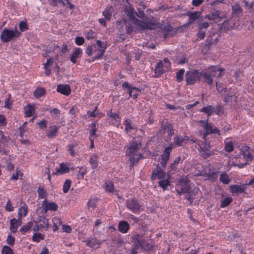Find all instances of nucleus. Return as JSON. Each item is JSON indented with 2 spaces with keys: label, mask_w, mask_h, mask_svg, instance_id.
<instances>
[{
  "label": "nucleus",
  "mask_w": 254,
  "mask_h": 254,
  "mask_svg": "<svg viewBox=\"0 0 254 254\" xmlns=\"http://www.w3.org/2000/svg\"><path fill=\"white\" fill-rule=\"evenodd\" d=\"M101 224H102V222L100 219H97L95 221L94 227V231H95V233L99 232V229Z\"/></svg>",
  "instance_id": "obj_49"
},
{
  "label": "nucleus",
  "mask_w": 254,
  "mask_h": 254,
  "mask_svg": "<svg viewBox=\"0 0 254 254\" xmlns=\"http://www.w3.org/2000/svg\"><path fill=\"white\" fill-rule=\"evenodd\" d=\"M21 219H12L10 221V230L13 233L17 232V229L21 225Z\"/></svg>",
  "instance_id": "obj_19"
},
{
  "label": "nucleus",
  "mask_w": 254,
  "mask_h": 254,
  "mask_svg": "<svg viewBox=\"0 0 254 254\" xmlns=\"http://www.w3.org/2000/svg\"><path fill=\"white\" fill-rule=\"evenodd\" d=\"M59 127L57 126H50L47 135L49 138H53L56 136Z\"/></svg>",
  "instance_id": "obj_32"
},
{
  "label": "nucleus",
  "mask_w": 254,
  "mask_h": 254,
  "mask_svg": "<svg viewBox=\"0 0 254 254\" xmlns=\"http://www.w3.org/2000/svg\"><path fill=\"white\" fill-rule=\"evenodd\" d=\"M75 42L77 45H82L84 42V39L82 37L78 36L76 37Z\"/></svg>",
  "instance_id": "obj_55"
},
{
  "label": "nucleus",
  "mask_w": 254,
  "mask_h": 254,
  "mask_svg": "<svg viewBox=\"0 0 254 254\" xmlns=\"http://www.w3.org/2000/svg\"><path fill=\"white\" fill-rule=\"evenodd\" d=\"M240 154L243 155L244 159L246 160L245 163L241 164H232V165L238 166L239 168H243L248 163V162L251 161L253 159V155L251 154L250 151V147L248 146H243L240 149Z\"/></svg>",
  "instance_id": "obj_10"
},
{
  "label": "nucleus",
  "mask_w": 254,
  "mask_h": 254,
  "mask_svg": "<svg viewBox=\"0 0 254 254\" xmlns=\"http://www.w3.org/2000/svg\"><path fill=\"white\" fill-rule=\"evenodd\" d=\"M127 207L134 213L137 214L141 211V205L135 198H129L126 200Z\"/></svg>",
  "instance_id": "obj_8"
},
{
  "label": "nucleus",
  "mask_w": 254,
  "mask_h": 254,
  "mask_svg": "<svg viewBox=\"0 0 254 254\" xmlns=\"http://www.w3.org/2000/svg\"><path fill=\"white\" fill-rule=\"evenodd\" d=\"M86 245L92 249H96L99 247L101 244V242L95 238H89L88 240L84 241Z\"/></svg>",
  "instance_id": "obj_17"
},
{
  "label": "nucleus",
  "mask_w": 254,
  "mask_h": 254,
  "mask_svg": "<svg viewBox=\"0 0 254 254\" xmlns=\"http://www.w3.org/2000/svg\"><path fill=\"white\" fill-rule=\"evenodd\" d=\"M25 115L26 117H29L34 113L35 108L34 105L27 104L24 108Z\"/></svg>",
  "instance_id": "obj_28"
},
{
  "label": "nucleus",
  "mask_w": 254,
  "mask_h": 254,
  "mask_svg": "<svg viewBox=\"0 0 254 254\" xmlns=\"http://www.w3.org/2000/svg\"><path fill=\"white\" fill-rule=\"evenodd\" d=\"M113 8L112 6L107 7L102 12L106 20H110L112 17Z\"/></svg>",
  "instance_id": "obj_29"
},
{
  "label": "nucleus",
  "mask_w": 254,
  "mask_h": 254,
  "mask_svg": "<svg viewBox=\"0 0 254 254\" xmlns=\"http://www.w3.org/2000/svg\"><path fill=\"white\" fill-rule=\"evenodd\" d=\"M14 242L15 238L11 235H8L6 239L7 244L10 246H13L14 244Z\"/></svg>",
  "instance_id": "obj_51"
},
{
  "label": "nucleus",
  "mask_w": 254,
  "mask_h": 254,
  "mask_svg": "<svg viewBox=\"0 0 254 254\" xmlns=\"http://www.w3.org/2000/svg\"><path fill=\"white\" fill-rule=\"evenodd\" d=\"M20 35L17 28L15 27L13 30L5 28L4 29L0 35L1 41L4 43L8 42L12 40H14Z\"/></svg>",
  "instance_id": "obj_6"
},
{
  "label": "nucleus",
  "mask_w": 254,
  "mask_h": 254,
  "mask_svg": "<svg viewBox=\"0 0 254 254\" xmlns=\"http://www.w3.org/2000/svg\"><path fill=\"white\" fill-rule=\"evenodd\" d=\"M188 138L186 136H179L178 135H176L175 136L174 139V145L176 146H183L185 144H186L188 141Z\"/></svg>",
  "instance_id": "obj_20"
},
{
  "label": "nucleus",
  "mask_w": 254,
  "mask_h": 254,
  "mask_svg": "<svg viewBox=\"0 0 254 254\" xmlns=\"http://www.w3.org/2000/svg\"><path fill=\"white\" fill-rule=\"evenodd\" d=\"M124 124L125 126V130L128 132L131 129H135V127L132 125L131 122L130 120L127 119L124 122Z\"/></svg>",
  "instance_id": "obj_37"
},
{
  "label": "nucleus",
  "mask_w": 254,
  "mask_h": 254,
  "mask_svg": "<svg viewBox=\"0 0 254 254\" xmlns=\"http://www.w3.org/2000/svg\"><path fill=\"white\" fill-rule=\"evenodd\" d=\"M51 114L52 115L55 116L56 117L58 118L60 116V113L59 109L55 108L51 111Z\"/></svg>",
  "instance_id": "obj_63"
},
{
  "label": "nucleus",
  "mask_w": 254,
  "mask_h": 254,
  "mask_svg": "<svg viewBox=\"0 0 254 254\" xmlns=\"http://www.w3.org/2000/svg\"><path fill=\"white\" fill-rule=\"evenodd\" d=\"M169 160V158L167 157H165L163 155H161V161H160V164L161 166L165 168L166 166L167 162H168Z\"/></svg>",
  "instance_id": "obj_48"
},
{
  "label": "nucleus",
  "mask_w": 254,
  "mask_h": 254,
  "mask_svg": "<svg viewBox=\"0 0 254 254\" xmlns=\"http://www.w3.org/2000/svg\"><path fill=\"white\" fill-rule=\"evenodd\" d=\"M38 193L40 198L46 199V197H47V193L42 188L39 187L38 188Z\"/></svg>",
  "instance_id": "obj_44"
},
{
  "label": "nucleus",
  "mask_w": 254,
  "mask_h": 254,
  "mask_svg": "<svg viewBox=\"0 0 254 254\" xmlns=\"http://www.w3.org/2000/svg\"><path fill=\"white\" fill-rule=\"evenodd\" d=\"M230 190L233 194H238L243 192L244 189L239 185H234L230 186Z\"/></svg>",
  "instance_id": "obj_30"
},
{
  "label": "nucleus",
  "mask_w": 254,
  "mask_h": 254,
  "mask_svg": "<svg viewBox=\"0 0 254 254\" xmlns=\"http://www.w3.org/2000/svg\"><path fill=\"white\" fill-rule=\"evenodd\" d=\"M62 229L63 232L70 233L72 231L71 227L69 225H63Z\"/></svg>",
  "instance_id": "obj_56"
},
{
  "label": "nucleus",
  "mask_w": 254,
  "mask_h": 254,
  "mask_svg": "<svg viewBox=\"0 0 254 254\" xmlns=\"http://www.w3.org/2000/svg\"><path fill=\"white\" fill-rule=\"evenodd\" d=\"M7 124L6 120L3 115H0V127H4Z\"/></svg>",
  "instance_id": "obj_52"
},
{
  "label": "nucleus",
  "mask_w": 254,
  "mask_h": 254,
  "mask_svg": "<svg viewBox=\"0 0 254 254\" xmlns=\"http://www.w3.org/2000/svg\"><path fill=\"white\" fill-rule=\"evenodd\" d=\"M200 14L201 13L198 11H194L188 13L187 15L189 17L188 23L189 24L192 23L195 20H196L199 17Z\"/></svg>",
  "instance_id": "obj_25"
},
{
  "label": "nucleus",
  "mask_w": 254,
  "mask_h": 254,
  "mask_svg": "<svg viewBox=\"0 0 254 254\" xmlns=\"http://www.w3.org/2000/svg\"><path fill=\"white\" fill-rule=\"evenodd\" d=\"M174 147V144L172 143H170L168 146L165 148L163 154L162 155L169 158L170 153Z\"/></svg>",
  "instance_id": "obj_38"
},
{
  "label": "nucleus",
  "mask_w": 254,
  "mask_h": 254,
  "mask_svg": "<svg viewBox=\"0 0 254 254\" xmlns=\"http://www.w3.org/2000/svg\"><path fill=\"white\" fill-rule=\"evenodd\" d=\"M234 149L233 143L229 139L225 140V150L228 152H232Z\"/></svg>",
  "instance_id": "obj_35"
},
{
  "label": "nucleus",
  "mask_w": 254,
  "mask_h": 254,
  "mask_svg": "<svg viewBox=\"0 0 254 254\" xmlns=\"http://www.w3.org/2000/svg\"><path fill=\"white\" fill-rule=\"evenodd\" d=\"M125 13L132 22L130 26L127 28V33H130L133 31L142 32L145 29H152L155 28V25L151 22L148 18L143 17L141 20L135 18L136 14L134 10L131 7L125 9Z\"/></svg>",
  "instance_id": "obj_2"
},
{
  "label": "nucleus",
  "mask_w": 254,
  "mask_h": 254,
  "mask_svg": "<svg viewBox=\"0 0 254 254\" xmlns=\"http://www.w3.org/2000/svg\"><path fill=\"white\" fill-rule=\"evenodd\" d=\"M70 171V165L67 163H61L59 168L56 169V171L53 173L54 175H63L67 173Z\"/></svg>",
  "instance_id": "obj_15"
},
{
  "label": "nucleus",
  "mask_w": 254,
  "mask_h": 254,
  "mask_svg": "<svg viewBox=\"0 0 254 254\" xmlns=\"http://www.w3.org/2000/svg\"><path fill=\"white\" fill-rule=\"evenodd\" d=\"M106 190L109 192H113L114 191V186L112 183L109 182L106 183Z\"/></svg>",
  "instance_id": "obj_50"
},
{
  "label": "nucleus",
  "mask_w": 254,
  "mask_h": 254,
  "mask_svg": "<svg viewBox=\"0 0 254 254\" xmlns=\"http://www.w3.org/2000/svg\"><path fill=\"white\" fill-rule=\"evenodd\" d=\"M200 123L204 129L203 139L205 140L206 136L212 133L219 134L220 130L216 128H212V126L208 123V121H200Z\"/></svg>",
  "instance_id": "obj_11"
},
{
  "label": "nucleus",
  "mask_w": 254,
  "mask_h": 254,
  "mask_svg": "<svg viewBox=\"0 0 254 254\" xmlns=\"http://www.w3.org/2000/svg\"><path fill=\"white\" fill-rule=\"evenodd\" d=\"M2 254H13V250L8 246H4L1 251Z\"/></svg>",
  "instance_id": "obj_45"
},
{
  "label": "nucleus",
  "mask_w": 254,
  "mask_h": 254,
  "mask_svg": "<svg viewBox=\"0 0 254 254\" xmlns=\"http://www.w3.org/2000/svg\"><path fill=\"white\" fill-rule=\"evenodd\" d=\"M205 35V30H203L199 29V30L197 34L198 38L201 40L204 38Z\"/></svg>",
  "instance_id": "obj_57"
},
{
  "label": "nucleus",
  "mask_w": 254,
  "mask_h": 254,
  "mask_svg": "<svg viewBox=\"0 0 254 254\" xmlns=\"http://www.w3.org/2000/svg\"><path fill=\"white\" fill-rule=\"evenodd\" d=\"M141 146V143L140 140H133L128 146L126 154L129 157V161L130 164L133 166L135 163L142 157L141 154L138 152Z\"/></svg>",
  "instance_id": "obj_3"
},
{
  "label": "nucleus",
  "mask_w": 254,
  "mask_h": 254,
  "mask_svg": "<svg viewBox=\"0 0 254 254\" xmlns=\"http://www.w3.org/2000/svg\"><path fill=\"white\" fill-rule=\"evenodd\" d=\"M30 229V227L29 225H26L22 226L20 229V232L22 234H24L26 232Z\"/></svg>",
  "instance_id": "obj_58"
},
{
  "label": "nucleus",
  "mask_w": 254,
  "mask_h": 254,
  "mask_svg": "<svg viewBox=\"0 0 254 254\" xmlns=\"http://www.w3.org/2000/svg\"><path fill=\"white\" fill-rule=\"evenodd\" d=\"M169 174H167L165 172L162 170V168L157 166L152 173L151 179L152 181L158 179L161 180L167 177Z\"/></svg>",
  "instance_id": "obj_12"
},
{
  "label": "nucleus",
  "mask_w": 254,
  "mask_h": 254,
  "mask_svg": "<svg viewBox=\"0 0 254 254\" xmlns=\"http://www.w3.org/2000/svg\"><path fill=\"white\" fill-rule=\"evenodd\" d=\"M199 146V151L201 154L204 157L210 156L212 152L210 149V147L209 144L206 141L198 143Z\"/></svg>",
  "instance_id": "obj_13"
},
{
  "label": "nucleus",
  "mask_w": 254,
  "mask_h": 254,
  "mask_svg": "<svg viewBox=\"0 0 254 254\" xmlns=\"http://www.w3.org/2000/svg\"><path fill=\"white\" fill-rule=\"evenodd\" d=\"M71 181L70 180H66L63 186V191L66 193L69 190L71 186Z\"/></svg>",
  "instance_id": "obj_41"
},
{
  "label": "nucleus",
  "mask_w": 254,
  "mask_h": 254,
  "mask_svg": "<svg viewBox=\"0 0 254 254\" xmlns=\"http://www.w3.org/2000/svg\"><path fill=\"white\" fill-rule=\"evenodd\" d=\"M232 201L231 197H226L221 200V207L222 208L228 206Z\"/></svg>",
  "instance_id": "obj_39"
},
{
  "label": "nucleus",
  "mask_w": 254,
  "mask_h": 254,
  "mask_svg": "<svg viewBox=\"0 0 254 254\" xmlns=\"http://www.w3.org/2000/svg\"><path fill=\"white\" fill-rule=\"evenodd\" d=\"M45 93L46 91L44 88L38 87L34 91V95L36 98H39L45 95Z\"/></svg>",
  "instance_id": "obj_34"
},
{
  "label": "nucleus",
  "mask_w": 254,
  "mask_h": 254,
  "mask_svg": "<svg viewBox=\"0 0 254 254\" xmlns=\"http://www.w3.org/2000/svg\"><path fill=\"white\" fill-rule=\"evenodd\" d=\"M28 206L25 203H21V206L18 209V219H21L22 218L25 217L27 214Z\"/></svg>",
  "instance_id": "obj_22"
},
{
  "label": "nucleus",
  "mask_w": 254,
  "mask_h": 254,
  "mask_svg": "<svg viewBox=\"0 0 254 254\" xmlns=\"http://www.w3.org/2000/svg\"><path fill=\"white\" fill-rule=\"evenodd\" d=\"M225 17L226 15L221 14V11L219 10H214L209 14L205 15L204 18L213 23H218Z\"/></svg>",
  "instance_id": "obj_9"
},
{
  "label": "nucleus",
  "mask_w": 254,
  "mask_h": 254,
  "mask_svg": "<svg viewBox=\"0 0 254 254\" xmlns=\"http://www.w3.org/2000/svg\"><path fill=\"white\" fill-rule=\"evenodd\" d=\"M191 188L189 186L187 181L184 178L180 179L176 186V190L178 194L180 195L186 194V198L191 201L194 199L193 195L197 193L199 189L194 188L193 190H191Z\"/></svg>",
  "instance_id": "obj_4"
},
{
  "label": "nucleus",
  "mask_w": 254,
  "mask_h": 254,
  "mask_svg": "<svg viewBox=\"0 0 254 254\" xmlns=\"http://www.w3.org/2000/svg\"><path fill=\"white\" fill-rule=\"evenodd\" d=\"M38 125L41 129H44L47 127V123L46 121L45 120H43L42 121L38 123Z\"/></svg>",
  "instance_id": "obj_61"
},
{
  "label": "nucleus",
  "mask_w": 254,
  "mask_h": 254,
  "mask_svg": "<svg viewBox=\"0 0 254 254\" xmlns=\"http://www.w3.org/2000/svg\"><path fill=\"white\" fill-rule=\"evenodd\" d=\"M51 4L53 6L57 5L58 4H61L63 6L65 5V2L62 0H50Z\"/></svg>",
  "instance_id": "obj_53"
},
{
  "label": "nucleus",
  "mask_w": 254,
  "mask_h": 254,
  "mask_svg": "<svg viewBox=\"0 0 254 254\" xmlns=\"http://www.w3.org/2000/svg\"><path fill=\"white\" fill-rule=\"evenodd\" d=\"M5 209L8 212H11L13 210V207L12 206L10 200L8 199L5 205Z\"/></svg>",
  "instance_id": "obj_54"
},
{
  "label": "nucleus",
  "mask_w": 254,
  "mask_h": 254,
  "mask_svg": "<svg viewBox=\"0 0 254 254\" xmlns=\"http://www.w3.org/2000/svg\"><path fill=\"white\" fill-rule=\"evenodd\" d=\"M57 90L58 92L64 95H68L71 92L69 85L66 84H60L57 86Z\"/></svg>",
  "instance_id": "obj_18"
},
{
  "label": "nucleus",
  "mask_w": 254,
  "mask_h": 254,
  "mask_svg": "<svg viewBox=\"0 0 254 254\" xmlns=\"http://www.w3.org/2000/svg\"><path fill=\"white\" fill-rule=\"evenodd\" d=\"M220 180L224 184H227L230 182V179L226 173H223L220 175Z\"/></svg>",
  "instance_id": "obj_43"
},
{
  "label": "nucleus",
  "mask_w": 254,
  "mask_h": 254,
  "mask_svg": "<svg viewBox=\"0 0 254 254\" xmlns=\"http://www.w3.org/2000/svg\"><path fill=\"white\" fill-rule=\"evenodd\" d=\"M200 111L207 114L208 116H210L214 112V108L211 106L208 105L200 109Z\"/></svg>",
  "instance_id": "obj_36"
},
{
  "label": "nucleus",
  "mask_w": 254,
  "mask_h": 254,
  "mask_svg": "<svg viewBox=\"0 0 254 254\" xmlns=\"http://www.w3.org/2000/svg\"><path fill=\"white\" fill-rule=\"evenodd\" d=\"M223 72L222 68L216 66L208 67L200 73L195 70L187 71L186 74V82L189 85L193 84L197 81L199 80L202 76L204 82L211 85L213 83V78L220 77L222 75Z\"/></svg>",
  "instance_id": "obj_1"
},
{
  "label": "nucleus",
  "mask_w": 254,
  "mask_h": 254,
  "mask_svg": "<svg viewBox=\"0 0 254 254\" xmlns=\"http://www.w3.org/2000/svg\"><path fill=\"white\" fill-rule=\"evenodd\" d=\"M122 87L124 89H127L129 97H132L134 99L137 98L138 96L137 89L135 87L130 86L127 82H124L122 84Z\"/></svg>",
  "instance_id": "obj_16"
},
{
  "label": "nucleus",
  "mask_w": 254,
  "mask_h": 254,
  "mask_svg": "<svg viewBox=\"0 0 254 254\" xmlns=\"http://www.w3.org/2000/svg\"><path fill=\"white\" fill-rule=\"evenodd\" d=\"M98 156L96 154L90 156L89 163L92 169L97 168L98 165Z\"/></svg>",
  "instance_id": "obj_31"
},
{
  "label": "nucleus",
  "mask_w": 254,
  "mask_h": 254,
  "mask_svg": "<svg viewBox=\"0 0 254 254\" xmlns=\"http://www.w3.org/2000/svg\"><path fill=\"white\" fill-rule=\"evenodd\" d=\"M82 53V51L81 48H75L73 53L70 57L71 62L73 64H75L76 63V60L80 57Z\"/></svg>",
  "instance_id": "obj_21"
},
{
  "label": "nucleus",
  "mask_w": 254,
  "mask_h": 254,
  "mask_svg": "<svg viewBox=\"0 0 254 254\" xmlns=\"http://www.w3.org/2000/svg\"><path fill=\"white\" fill-rule=\"evenodd\" d=\"M52 222L53 224V231H56L59 229V227L62 224V220L60 218L58 217H54L52 219Z\"/></svg>",
  "instance_id": "obj_33"
},
{
  "label": "nucleus",
  "mask_w": 254,
  "mask_h": 254,
  "mask_svg": "<svg viewBox=\"0 0 254 254\" xmlns=\"http://www.w3.org/2000/svg\"><path fill=\"white\" fill-rule=\"evenodd\" d=\"M106 49V44L100 40H97L96 44H93L87 47L85 53L89 56L95 54V55L94 58L95 59H100L102 58Z\"/></svg>",
  "instance_id": "obj_5"
},
{
  "label": "nucleus",
  "mask_w": 254,
  "mask_h": 254,
  "mask_svg": "<svg viewBox=\"0 0 254 254\" xmlns=\"http://www.w3.org/2000/svg\"><path fill=\"white\" fill-rule=\"evenodd\" d=\"M42 207L45 212L46 213L48 211H55L57 210L58 206L55 202H49L45 199L42 202Z\"/></svg>",
  "instance_id": "obj_14"
},
{
  "label": "nucleus",
  "mask_w": 254,
  "mask_h": 254,
  "mask_svg": "<svg viewBox=\"0 0 254 254\" xmlns=\"http://www.w3.org/2000/svg\"><path fill=\"white\" fill-rule=\"evenodd\" d=\"M170 176L168 175L166 178L159 181L158 185L164 190L167 189V187L170 185Z\"/></svg>",
  "instance_id": "obj_24"
},
{
  "label": "nucleus",
  "mask_w": 254,
  "mask_h": 254,
  "mask_svg": "<svg viewBox=\"0 0 254 254\" xmlns=\"http://www.w3.org/2000/svg\"><path fill=\"white\" fill-rule=\"evenodd\" d=\"M171 63L168 58H165L163 61H160L157 64L155 68V73L156 76H160L170 69Z\"/></svg>",
  "instance_id": "obj_7"
},
{
  "label": "nucleus",
  "mask_w": 254,
  "mask_h": 254,
  "mask_svg": "<svg viewBox=\"0 0 254 254\" xmlns=\"http://www.w3.org/2000/svg\"><path fill=\"white\" fill-rule=\"evenodd\" d=\"M44 239V236L40 233H35L32 236V240L35 242H39Z\"/></svg>",
  "instance_id": "obj_40"
},
{
  "label": "nucleus",
  "mask_w": 254,
  "mask_h": 254,
  "mask_svg": "<svg viewBox=\"0 0 254 254\" xmlns=\"http://www.w3.org/2000/svg\"><path fill=\"white\" fill-rule=\"evenodd\" d=\"M244 2L246 7L248 8L249 9H252L254 7V1H252L250 4L248 1L245 0H244Z\"/></svg>",
  "instance_id": "obj_62"
},
{
  "label": "nucleus",
  "mask_w": 254,
  "mask_h": 254,
  "mask_svg": "<svg viewBox=\"0 0 254 254\" xmlns=\"http://www.w3.org/2000/svg\"><path fill=\"white\" fill-rule=\"evenodd\" d=\"M209 26V23L207 22H203L199 23V29L203 30L204 29H206Z\"/></svg>",
  "instance_id": "obj_60"
},
{
  "label": "nucleus",
  "mask_w": 254,
  "mask_h": 254,
  "mask_svg": "<svg viewBox=\"0 0 254 254\" xmlns=\"http://www.w3.org/2000/svg\"><path fill=\"white\" fill-rule=\"evenodd\" d=\"M132 242L133 243V247H134L139 249L143 247V241L139 235H136L133 236Z\"/></svg>",
  "instance_id": "obj_26"
},
{
  "label": "nucleus",
  "mask_w": 254,
  "mask_h": 254,
  "mask_svg": "<svg viewBox=\"0 0 254 254\" xmlns=\"http://www.w3.org/2000/svg\"><path fill=\"white\" fill-rule=\"evenodd\" d=\"M216 87L218 92L219 93H223V92H225L226 90V88L225 87L221 88L220 85L219 84L218 82H216Z\"/></svg>",
  "instance_id": "obj_59"
},
{
  "label": "nucleus",
  "mask_w": 254,
  "mask_h": 254,
  "mask_svg": "<svg viewBox=\"0 0 254 254\" xmlns=\"http://www.w3.org/2000/svg\"><path fill=\"white\" fill-rule=\"evenodd\" d=\"M110 117L112 119L111 122L113 125L117 127H118L120 125L121 120L118 114L116 113H111Z\"/></svg>",
  "instance_id": "obj_27"
},
{
  "label": "nucleus",
  "mask_w": 254,
  "mask_h": 254,
  "mask_svg": "<svg viewBox=\"0 0 254 254\" xmlns=\"http://www.w3.org/2000/svg\"><path fill=\"white\" fill-rule=\"evenodd\" d=\"M129 228L128 223L125 221H121L118 224V230L122 233H126Z\"/></svg>",
  "instance_id": "obj_23"
},
{
  "label": "nucleus",
  "mask_w": 254,
  "mask_h": 254,
  "mask_svg": "<svg viewBox=\"0 0 254 254\" xmlns=\"http://www.w3.org/2000/svg\"><path fill=\"white\" fill-rule=\"evenodd\" d=\"M232 9L233 13H239L241 12V8L239 4L236 3L232 6Z\"/></svg>",
  "instance_id": "obj_46"
},
{
  "label": "nucleus",
  "mask_w": 254,
  "mask_h": 254,
  "mask_svg": "<svg viewBox=\"0 0 254 254\" xmlns=\"http://www.w3.org/2000/svg\"><path fill=\"white\" fill-rule=\"evenodd\" d=\"M185 73V69H181L176 74V78L177 81L180 82L183 80V76Z\"/></svg>",
  "instance_id": "obj_42"
},
{
  "label": "nucleus",
  "mask_w": 254,
  "mask_h": 254,
  "mask_svg": "<svg viewBox=\"0 0 254 254\" xmlns=\"http://www.w3.org/2000/svg\"><path fill=\"white\" fill-rule=\"evenodd\" d=\"M85 170L83 168H80L77 175V179L78 180L83 179L85 174Z\"/></svg>",
  "instance_id": "obj_47"
},
{
  "label": "nucleus",
  "mask_w": 254,
  "mask_h": 254,
  "mask_svg": "<svg viewBox=\"0 0 254 254\" xmlns=\"http://www.w3.org/2000/svg\"><path fill=\"white\" fill-rule=\"evenodd\" d=\"M20 174V172L19 171H17L15 173L13 174L10 178L11 180H17L18 179L19 176Z\"/></svg>",
  "instance_id": "obj_64"
}]
</instances>
